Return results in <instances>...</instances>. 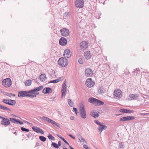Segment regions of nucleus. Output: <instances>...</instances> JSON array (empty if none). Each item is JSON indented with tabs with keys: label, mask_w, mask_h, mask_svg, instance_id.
<instances>
[{
	"label": "nucleus",
	"mask_w": 149,
	"mask_h": 149,
	"mask_svg": "<svg viewBox=\"0 0 149 149\" xmlns=\"http://www.w3.org/2000/svg\"><path fill=\"white\" fill-rule=\"evenodd\" d=\"M3 85L6 88L10 87L11 85L12 82L11 79L9 78H6L2 81Z\"/></svg>",
	"instance_id": "2"
},
{
	"label": "nucleus",
	"mask_w": 149,
	"mask_h": 149,
	"mask_svg": "<svg viewBox=\"0 0 149 149\" xmlns=\"http://www.w3.org/2000/svg\"><path fill=\"white\" fill-rule=\"evenodd\" d=\"M85 75L87 77H92L93 75V72L90 68L86 69L85 71Z\"/></svg>",
	"instance_id": "10"
},
{
	"label": "nucleus",
	"mask_w": 149,
	"mask_h": 149,
	"mask_svg": "<svg viewBox=\"0 0 149 149\" xmlns=\"http://www.w3.org/2000/svg\"><path fill=\"white\" fill-rule=\"evenodd\" d=\"M137 69H136V70L134 71V73H137L139 71H137Z\"/></svg>",
	"instance_id": "55"
},
{
	"label": "nucleus",
	"mask_w": 149,
	"mask_h": 149,
	"mask_svg": "<svg viewBox=\"0 0 149 149\" xmlns=\"http://www.w3.org/2000/svg\"><path fill=\"white\" fill-rule=\"evenodd\" d=\"M131 100H136L139 97V95L138 94H130L129 96Z\"/></svg>",
	"instance_id": "19"
},
{
	"label": "nucleus",
	"mask_w": 149,
	"mask_h": 149,
	"mask_svg": "<svg viewBox=\"0 0 149 149\" xmlns=\"http://www.w3.org/2000/svg\"><path fill=\"white\" fill-rule=\"evenodd\" d=\"M120 111L122 113H130L133 112L132 110H129L126 109H121L120 110Z\"/></svg>",
	"instance_id": "22"
},
{
	"label": "nucleus",
	"mask_w": 149,
	"mask_h": 149,
	"mask_svg": "<svg viewBox=\"0 0 149 149\" xmlns=\"http://www.w3.org/2000/svg\"><path fill=\"white\" fill-rule=\"evenodd\" d=\"M91 116L95 118H97L99 116L98 112H91Z\"/></svg>",
	"instance_id": "26"
},
{
	"label": "nucleus",
	"mask_w": 149,
	"mask_h": 149,
	"mask_svg": "<svg viewBox=\"0 0 149 149\" xmlns=\"http://www.w3.org/2000/svg\"><path fill=\"white\" fill-rule=\"evenodd\" d=\"M125 145L123 143H120L119 148L120 149H123L125 147Z\"/></svg>",
	"instance_id": "36"
},
{
	"label": "nucleus",
	"mask_w": 149,
	"mask_h": 149,
	"mask_svg": "<svg viewBox=\"0 0 149 149\" xmlns=\"http://www.w3.org/2000/svg\"><path fill=\"white\" fill-rule=\"evenodd\" d=\"M67 89L66 81L65 80L62 84L61 89V97L63 98V97L65 96L66 95Z\"/></svg>",
	"instance_id": "4"
},
{
	"label": "nucleus",
	"mask_w": 149,
	"mask_h": 149,
	"mask_svg": "<svg viewBox=\"0 0 149 149\" xmlns=\"http://www.w3.org/2000/svg\"><path fill=\"white\" fill-rule=\"evenodd\" d=\"M64 141L65 143L66 142V141L65 140Z\"/></svg>",
	"instance_id": "64"
},
{
	"label": "nucleus",
	"mask_w": 149,
	"mask_h": 149,
	"mask_svg": "<svg viewBox=\"0 0 149 149\" xmlns=\"http://www.w3.org/2000/svg\"><path fill=\"white\" fill-rule=\"evenodd\" d=\"M8 102H9V105H13L16 104V102L15 100H13L11 99H9Z\"/></svg>",
	"instance_id": "27"
},
{
	"label": "nucleus",
	"mask_w": 149,
	"mask_h": 149,
	"mask_svg": "<svg viewBox=\"0 0 149 149\" xmlns=\"http://www.w3.org/2000/svg\"><path fill=\"white\" fill-rule=\"evenodd\" d=\"M61 78L60 77L58 79H57L54 80L52 81H51L49 82V83H56L61 81Z\"/></svg>",
	"instance_id": "28"
},
{
	"label": "nucleus",
	"mask_w": 149,
	"mask_h": 149,
	"mask_svg": "<svg viewBox=\"0 0 149 149\" xmlns=\"http://www.w3.org/2000/svg\"><path fill=\"white\" fill-rule=\"evenodd\" d=\"M13 116H15V117H16V116H15V115H12Z\"/></svg>",
	"instance_id": "62"
},
{
	"label": "nucleus",
	"mask_w": 149,
	"mask_h": 149,
	"mask_svg": "<svg viewBox=\"0 0 149 149\" xmlns=\"http://www.w3.org/2000/svg\"><path fill=\"white\" fill-rule=\"evenodd\" d=\"M102 123L100 125V127L98 128V130L99 131L102 132V130L107 129V126L106 125H102Z\"/></svg>",
	"instance_id": "21"
},
{
	"label": "nucleus",
	"mask_w": 149,
	"mask_h": 149,
	"mask_svg": "<svg viewBox=\"0 0 149 149\" xmlns=\"http://www.w3.org/2000/svg\"><path fill=\"white\" fill-rule=\"evenodd\" d=\"M57 135L58 136L59 138H60L61 139L62 138V137L59 134H57Z\"/></svg>",
	"instance_id": "54"
},
{
	"label": "nucleus",
	"mask_w": 149,
	"mask_h": 149,
	"mask_svg": "<svg viewBox=\"0 0 149 149\" xmlns=\"http://www.w3.org/2000/svg\"><path fill=\"white\" fill-rule=\"evenodd\" d=\"M79 140L81 143H86V142L85 140V139L83 138Z\"/></svg>",
	"instance_id": "42"
},
{
	"label": "nucleus",
	"mask_w": 149,
	"mask_h": 149,
	"mask_svg": "<svg viewBox=\"0 0 149 149\" xmlns=\"http://www.w3.org/2000/svg\"><path fill=\"white\" fill-rule=\"evenodd\" d=\"M75 4L77 7L82 8L84 5V1L83 0H77Z\"/></svg>",
	"instance_id": "12"
},
{
	"label": "nucleus",
	"mask_w": 149,
	"mask_h": 149,
	"mask_svg": "<svg viewBox=\"0 0 149 149\" xmlns=\"http://www.w3.org/2000/svg\"><path fill=\"white\" fill-rule=\"evenodd\" d=\"M67 40L65 38L62 37L59 41V44L62 45H65L67 44Z\"/></svg>",
	"instance_id": "17"
},
{
	"label": "nucleus",
	"mask_w": 149,
	"mask_h": 149,
	"mask_svg": "<svg viewBox=\"0 0 149 149\" xmlns=\"http://www.w3.org/2000/svg\"><path fill=\"white\" fill-rule=\"evenodd\" d=\"M78 62L80 64H82L83 63V61L82 59V58H79L78 60Z\"/></svg>",
	"instance_id": "43"
},
{
	"label": "nucleus",
	"mask_w": 149,
	"mask_h": 149,
	"mask_svg": "<svg viewBox=\"0 0 149 149\" xmlns=\"http://www.w3.org/2000/svg\"><path fill=\"white\" fill-rule=\"evenodd\" d=\"M61 35L63 36H67L69 35L70 33L69 30L68 29L64 28L61 30Z\"/></svg>",
	"instance_id": "11"
},
{
	"label": "nucleus",
	"mask_w": 149,
	"mask_h": 149,
	"mask_svg": "<svg viewBox=\"0 0 149 149\" xmlns=\"http://www.w3.org/2000/svg\"><path fill=\"white\" fill-rule=\"evenodd\" d=\"M69 147H70V149H74V148H72L70 146H69Z\"/></svg>",
	"instance_id": "57"
},
{
	"label": "nucleus",
	"mask_w": 149,
	"mask_h": 149,
	"mask_svg": "<svg viewBox=\"0 0 149 149\" xmlns=\"http://www.w3.org/2000/svg\"><path fill=\"white\" fill-rule=\"evenodd\" d=\"M79 110L81 116L83 118H86V115L84 106L83 105L81 106Z\"/></svg>",
	"instance_id": "3"
},
{
	"label": "nucleus",
	"mask_w": 149,
	"mask_h": 149,
	"mask_svg": "<svg viewBox=\"0 0 149 149\" xmlns=\"http://www.w3.org/2000/svg\"><path fill=\"white\" fill-rule=\"evenodd\" d=\"M27 94H29L28 91H20L18 92V96L19 97H27Z\"/></svg>",
	"instance_id": "15"
},
{
	"label": "nucleus",
	"mask_w": 149,
	"mask_h": 149,
	"mask_svg": "<svg viewBox=\"0 0 149 149\" xmlns=\"http://www.w3.org/2000/svg\"><path fill=\"white\" fill-rule=\"evenodd\" d=\"M1 119L3 120L1 121V124L2 125L7 126L10 124V121L8 119L2 117Z\"/></svg>",
	"instance_id": "9"
},
{
	"label": "nucleus",
	"mask_w": 149,
	"mask_h": 149,
	"mask_svg": "<svg viewBox=\"0 0 149 149\" xmlns=\"http://www.w3.org/2000/svg\"><path fill=\"white\" fill-rule=\"evenodd\" d=\"M2 118V117L0 116V118Z\"/></svg>",
	"instance_id": "61"
},
{
	"label": "nucleus",
	"mask_w": 149,
	"mask_h": 149,
	"mask_svg": "<svg viewBox=\"0 0 149 149\" xmlns=\"http://www.w3.org/2000/svg\"><path fill=\"white\" fill-rule=\"evenodd\" d=\"M63 56L64 58H69L71 56V53L69 49H66L64 52Z\"/></svg>",
	"instance_id": "14"
},
{
	"label": "nucleus",
	"mask_w": 149,
	"mask_h": 149,
	"mask_svg": "<svg viewBox=\"0 0 149 149\" xmlns=\"http://www.w3.org/2000/svg\"><path fill=\"white\" fill-rule=\"evenodd\" d=\"M94 122L97 124L99 125H100L102 124L101 123L99 122V121L98 120H95L94 121Z\"/></svg>",
	"instance_id": "44"
},
{
	"label": "nucleus",
	"mask_w": 149,
	"mask_h": 149,
	"mask_svg": "<svg viewBox=\"0 0 149 149\" xmlns=\"http://www.w3.org/2000/svg\"><path fill=\"white\" fill-rule=\"evenodd\" d=\"M104 104V103L103 102L97 99L95 104V105H97L100 106L101 105H103Z\"/></svg>",
	"instance_id": "24"
},
{
	"label": "nucleus",
	"mask_w": 149,
	"mask_h": 149,
	"mask_svg": "<svg viewBox=\"0 0 149 149\" xmlns=\"http://www.w3.org/2000/svg\"><path fill=\"white\" fill-rule=\"evenodd\" d=\"M31 80L29 79L26 80L25 82L26 86H29L31 84Z\"/></svg>",
	"instance_id": "31"
},
{
	"label": "nucleus",
	"mask_w": 149,
	"mask_h": 149,
	"mask_svg": "<svg viewBox=\"0 0 149 149\" xmlns=\"http://www.w3.org/2000/svg\"><path fill=\"white\" fill-rule=\"evenodd\" d=\"M9 99L7 100L6 99H4L3 100L2 102L3 103L8 104L9 102H8L9 101Z\"/></svg>",
	"instance_id": "40"
},
{
	"label": "nucleus",
	"mask_w": 149,
	"mask_h": 149,
	"mask_svg": "<svg viewBox=\"0 0 149 149\" xmlns=\"http://www.w3.org/2000/svg\"><path fill=\"white\" fill-rule=\"evenodd\" d=\"M10 118V121L14 123H17V119H16L15 118Z\"/></svg>",
	"instance_id": "33"
},
{
	"label": "nucleus",
	"mask_w": 149,
	"mask_h": 149,
	"mask_svg": "<svg viewBox=\"0 0 149 149\" xmlns=\"http://www.w3.org/2000/svg\"><path fill=\"white\" fill-rule=\"evenodd\" d=\"M58 63L59 65L64 67L67 65L68 62V60L66 58L61 57L58 60Z\"/></svg>",
	"instance_id": "1"
},
{
	"label": "nucleus",
	"mask_w": 149,
	"mask_h": 149,
	"mask_svg": "<svg viewBox=\"0 0 149 149\" xmlns=\"http://www.w3.org/2000/svg\"><path fill=\"white\" fill-rule=\"evenodd\" d=\"M21 129L22 131L26 132H28L29 131V130L28 129H26L23 127H21Z\"/></svg>",
	"instance_id": "39"
},
{
	"label": "nucleus",
	"mask_w": 149,
	"mask_h": 149,
	"mask_svg": "<svg viewBox=\"0 0 149 149\" xmlns=\"http://www.w3.org/2000/svg\"><path fill=\"white\" fill-rule=\"evenodd\" d=\"M17 123L20 125H23L24 124V123L23 122H21L18 120H17Z\"/></svg>",
	"instance_id": "45"
},
{
	"label": "nucleus",
	"mask_w": 149,
	"mask_h": 149,
	"mask_svg": "<svg viewBox=\"0 0 149 149\" xmlns=\"http://www.w3.org/2000/svg\"><path fill=\"white\" fill-rule=\"evenodd\" d=\"M68 104L71 107L74 106V103L72 100L70 99H69L68 100Z\"/></svg>",
	"instance_id": "32"
},
{
	"label": "nucleus",
	"mask_w": 149,
	"mask_h": 149,
	"mask_svg": "<svg viewBox=\"0 0 149 149\" xmlns=\"http://www.w3.org/2000/svg\"><path fill=\"white\" fill-rule=\"evenodd\" d=\"M48 138L51 140H54L55 138L51 134H50L48 136Z\"/></svg>",
	"instance_id": "41"
},
{
	"label": "nucleus",
	"mask_w": 149,
	"mask_h": 149,
	"mask_svg": "<svg viewBox=\"0 0 149 149\" xmlns=\"http://www.w3.org/2000/svg\"><path fill=\"white\" fill-rule=\"evenodd\" d=\"M40 139L43 142L45 141L46 140V138L42 136H40L39 137Z\"/></svg>",
	"instance_id": "34"
},
{
	"label": "nucleus",
	"mask_w": 149,
	"mask_h": 149,
	"mask_svg": "<svg viewBox=\"0 0 149 149\" xmlns=\"http://www.w3.org/2000/svg\"><path fill=\"white\" fill-rule=\"evenodd\" d=\"M77 136L78 137L79 140H80L82 138H83L79 134Z\"/></svg>",
	"instance_id": "47"
},
{
	"label": "nucleus",
	"mask_w": 149,
	"mask_h": 149,
	"mask_svg": "<svg viewBox=\"0 0 149 149\" xmlns=\"http://www.w3.org/2000/svg\"><path fill=\"white\" fill-rule=\"evenodd\" d=\"M43 88V86H41L37 87L36 88L30 91H28L29 94H32L34 95H37L39 94L38 93H36L37 91H39L42 90Z\"/></svg>",
	"instance_id": "5"
},
{
	"label": "nucleus",
	"mask_w": 149,
	"mask_h": 149,
	"mask_svg": "<svg viewBox=\"0 0 149 149\" xmlns=\"http://www.w3.org/2000/svg\"><path fill=\"white\" fill-rule=\"evenodd\" d=\"M86 84L88 87L91 88L94 85L95 82L91 78H88L86 81Z\"/></svg>",
	"instance_id": "8"
},
{
	"label": "nucleus",
	"mask_w": 149,
	"mask_h": 149,
	"mask_svg": "<svg viewBox=\"0 0 149 149\" xmlns=\"http://www.w3.org/2000/svg\"><path fill=\"white\" fill-rule=\"evenodd\" d=\"M0 109H2L4 110H10L8 108L1 104H0Z\"/></svg>",
	"instance_id": "30"
},
{
	"label": "nucleus",
	"mask_w": 149,
	"mask_h": 149,
	"mask_svg": "<svg viewBox=\"0 0 149 149\" xmlns=\"http://www.w3.org/2000/svg\"><path fill=\"white\" fill-rule=\"evenodd\" d=\"M58 146H60L61 145V142L60 141H59L58 142Z\"/></svg>",
	"instance_id": "53"
},
{
	"label": "nucleus",
	"mask_w": 149,
	"mask_h": 149,
	"mask_svg": "<svg viewBox=\"0 0 149 149\" xmlns=\"http://www.w3.org/2000/svg\"><path fill=\"white\" fill-rule=\"evenodd\" d=\"M97 99L92 97L89 98L88 99V102L95 104Z\"/></svg>",
	"instance_id": "23"
},
{
	"label": "nucleus",
	"mask_w": 149,
	"mask_h": 149,
	"mask_svg": "<svg viewBox=\"0 0 149 149\" xmlns=\"http://www.w3.org/2000/svg\"><path fill=\"white\" fill-rule=\"evenodd\" d=\"M52 145L54 148H59L58 145L55 143L53 142Z\"/></svg>",
	"instance_id": "37"
},
{
	"label": "nucleus",
	"mask_w": 149,
	"mask_h": 149,
	"mask_svg": "<svg viewBox=\"0 0 149 149\" xmlns=\"http://www.w3.org/2000/svg\"><path fill=\"white\" fill-rule=\"evenodd\" d=\"M122 92L120 90L116 89L114 92V97L115 98H119L122 96Z\"/></svg>",
	"instance_id": "6"
},
{
	"label": "nucleus",
	"mask_w": 149,
	"mask_h": 149,
	"mask_svg": "<svg viewBox=\"0 0 149 149\" xmlns=\"http://www.w3.org/2000/svg\"><path fill=\"white\" fill-rule=\"evenodd\" d=\"M83 146V147L84 148H85L86 149V148L88 147L86 145H84Z\"/></svg>",
	"instance_id": "52"
},
{
	"label": "nucleus",
	"mask_w": 149,
	"mask_h": 149,
	"mask_svg": "<svg viewBox=\"0 0 149 149\" xmlns=\"http://www.w3.org/2000/svg\"><path fill=\"white\" fill-rule=\"evenodd\" d=\"M135 117L133 116H128L121 118L120 119V121H129L133 120Z\"/></svg>",
	"instance_id": "13"
},
{
	"label": "nucleus",
	"mask_w": 149,
	"mask_h": 149,
	"mask_svg": "<svg viewBox=\"0 0 149 149\" xmlns=\"http://www.w3.org/2000/svg\"><path fill=\"white\" fill-rule=\"evenodd\" d=\"M84 56L86 59L88 60L91 58V55L89 51H87L84 52Z\"/></svg>",
	"instance_id": "20"
},
{
	"label": "nucleus",
	"mask_w": 149,
	"mask_h": 149,
	"mask_svg": "<svg viewBox=\"0 0 149 149\" xmlns=\"http://www.w3.org/2000/svg\"><path fill=\"white\" fill-rule=\"evenodd\" d=\"M39 133H40L42 134H43L44 133V132L42 130L40 129Z\"/></svg>",
	"instance_id": "50"
},
{
	"label": "nucleus",
	"mask_w": 149,
	"mask_h": 149,
	"mask_svg": "<svg viewBox=\"0 0 149 149\" xmlns=\"http://www.w3.org/2000/svg\"><path fill=\"white\" fill-rule=\"evenodd\" d=\"M6 95L7 96L10 97H15V95L14 94H13L12 93H7L6 94Z\"/></svg>",
	"instance_id": "38"
},
{
	"label": "nucleus",
	"mask_w": 149,
	"mask_h": 149,
	"mask_svg": "<svg viewBox=\"0 0 149 149\" xmlns=\"http://www.w3.org/2000/svg\"><path fill=\"white\" fill-rule=\"evenodd\" d=\"M39 77L42 81H45L46 79V76L45 74H41L40 75Z\"/></svg>",
	"instance_id": "25"
},
{
	"label": "nucleus",
	"mask_w": 149,
	"mask_h": 149,
	"mask_svg": "<svg viewBox=\"0 0 149 149\" xmlns=\"http://www.w3.org/2000/svg\"><path fill=\"white\" fill-rule=\"evenodd\" d=\"M14 134H15L16 135H17V133L16 132H14Z\"/></svg>",
	"instance_id": "58"
},
{
	"label": "nucleus",
	"mask_w": 149,
	"mask_h": 149,
	"mask_svg": "<svg viewBox=\"0 0 149 149\" xmlns=\"http://www.w3.org/2000/svg\"><path fill=\"white\" fill-rule=\"evenodd\" d=\"M69 136H70V137H71V138H72V139H75V137L73 136L71 134H69L68 135Z\"/></svg>",
	"instance_id": "49"
},
{
	"label": "nucleus",
	"mask_w": 149,
	"mask_h": 149,
	"mask_svg": "<svg viewBox=\"0 0 149 149\" xmlns=\"http://www.w3.org/2000/svg\"><path fill=\"white\" fill-rule=\"evenodd\" d=\"M88 43L85 41L81 42L80 44V48L81 49H85L88 47Z\"/></svg>",
	"instance_id": "16"
},
{
	"label": "nucleus",
	"mask_w": 149,
	"mask_h": 149,
	"mask_svg": "<svg viewBox=\"0 0 149 149\" xmlns=\"http://www.w3.org/2000/svg\"><path fill=\"white\" fill-rule=\"evenodd\" d=\"M32 129L34 131L37 133H39L40 129V128L37 127H32Z\"/></svg>",
	"instance_id": "29"
},
{
	"label": "nucleus",
	"mask_w": 149,
	"mask_h": 149,
	"mask_svg": "<svg viewBox=\"0 0 149 149\" xmlns=\"http://www.w3.org/2000/svg\"><path fill=\"white\" fill-rule=\"evenodd\" d=\"M42 119L44 120L47 121L49 123L53 125H55L56 126L60 127V126L55 121L52 120L48 118L45 116H43L42 117Z\"/></svg>",
	"instance_id": "7"
},
{
	"label": "nucleus",
	"mask_w": 149,
	"mask_h": 149,
	"mask_svg": "<svg viewBox=\"0 0 149 149\" xmlns=\"http://www.w3.org/2000/svg\"><path fill=\"white\" fill-rule=\"evenodd\" d=\"M52 92V90L49 87L45 88L42 90V93L45 94L49 93Z\"/></svg>",
	"instance_id": "18"
},
{
	"label": "nucleus",
	"mask_w": 149,
	"mask_h": 149,
	"mask_svg": "<svg viewBox=\"0 0 149 149\" xmlns=\"http://www.w3.org/2000/svg\"><path fill=\"white\" fill-rule=\"evenodd\" d=\"M61 139L64 141L65 140V139L63 137L61 138Z\"/></svg>",
	"instance_id": "56"
},
{
	"label": "nucleus",
	"mask_w": 149,
	"mask_h": 149,
	"mask_svg": "<svg viewBox=\"0 0 149 149\" xmlns=\"http://www.w3.org/2000/svg\"><path fill=\"white\" fill-rule=\"evenodd\" d=\"M148 113H141L140 114V115H142V116H145L146 115H147V114H148Z\"/></svg>",
	"instance_id": "48"
},
{
	"label": "nucleus",
	"mask_w": 149,
	"mask_h": 149,
	"mask_svg": "<svg viewBox=\"0 0 149 149\" xmlns=\"http://www.w3.org/2000/svg\"><path fill=\"white\" fill-rule=\"evenodd\" d=\"M25 122L26 123H29L27 121H25Z\"/></svg>",
	"instance_id": "60"
},
{
	"label": "nucleus",
	"mask_w": 149,
	"mask_h": 149,
	"mask_svg": "<svg viewBox=\"0 0 149 149\" xmlns=\"http://www.w3.org/2000/svg\"><path fill=\"white\" fill-rule=\"evenodd\" d=\"M73 109L74 111V112H75L76 114H77L78 113V112H77V109L75 108H73Z\"/></svg>",
	"instance_id": "46"
},
{
	"label": "nucleus",
	"mask_w": 149,
	"mask_h": 149,
	"mask_svg": "<svg viewBox=\"0 0 149 149\" xmlns=\"http://www.w3.org/2000/svg\"><path fill=\"white\" fill-rule=\"evenodd\" d=\"M86 149H89V148L88 147L87 148H86Z\"/></svg>",
	"instance_id": "63"
},
{
	"label": "nucleus",
	"mask_w": 149,
	"mask_h": 149,
	"mask_svg": "<svg viewBox=\"0 0 149 149\" xmlns=\"http://www.w3.org/2000/svg\"><path fill=\"white\" fill-rule=\"evenodd\" d=\"M65 143L66 144H68V145H69V143H68L67 141H66V142H65Z\"/></svg>",
	"instance_id": "59"
},
{
	"label": "nucleus",
	"mask_w": 149,
	"mask_h": 149,
	"mask_svg": "<svg viewBox=\"0 0 149 149\" xmlns=\"http://www.w3.org/2000/svg\"><path fill=\"white\" fill-rule=\"evenodd\" d=\"M70 119L71 120H74V117L73 116H71L70 117Z\"/></svg>",
	"instance_id": "51"
},
{
	"label": "nucleus",
	"mask_w": 149,
	"mask_h": 149,
	"mask_svg": "<svg viewBox=\"0 0 149 149\" xmlns=\"http://www.w3.org/2000/svg\"><path fill=\"white\" fill-rule=\"evenodd\" d=\"M32 94H27V97L30 98H33L36 97V95Z\"/></svg>",
	"instance_id": "35"
}]
</instances>
